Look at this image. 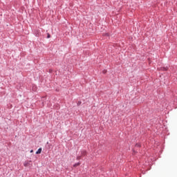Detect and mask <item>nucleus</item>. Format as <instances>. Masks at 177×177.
<instances>
[{
  "label": "nucleus",
  "mask_w": 177,
  "mask_h": 177,
  "mask_svg": "<svg viewBox=\"0 0 177 177\" xmlns=\"http://www.w3.org/2000/svg\"><path fill=\"white\" fill-rule=\"evenodd\" d=\"M30 165H31V160L26 161V162H24V167H28V166Z\"/></svg>",
  "instance_id": "1"
},
{
  "label": "nucleus",
  "mask_w": 177,
  "mask_h": 177,
  "mask_svg": "<svg viewBox=\"0 0 177 177\" xmlns=\"http://www.w3.org/2000/svg\"><path fill=\"white\" fill-rule=\"evenodd\" d=\"M41 153H42V148H39L36 152V154H41Z\"/></svg>",
  "instance_id": "2"
},
{
  "label": "nucleus",
  "mask_w": 177,
  "mask_h": 177,
  "mask_svg": "<svg viewBox=\"0 0 177 177\" xmlns=\"http://www.w3.org/2000/svg\"><path fill=\"white\" fill-rule=\"evenodd\" d=\"M160 70H162L163 71H167V70H168V67L160 68Z\"/></svg>",
  "instance_id": "3"
},
{
  "label": "nucleus",
  "mask_w": 177,
  "mask_h": 177,
  "mask_svg": "<svg viewBox=\"0 0 177 177\" xmlns=\"http://www.w3.org/2000/svg\"><path fill=\"white\" fill-rule=\"evenodd\" d=\"M80 165H81V163L80 162H77V163H75L74 165H73V167H78V166H80Z\"/></svg>",
  "instance_id": "4"
},
{
  "label": "nucleus",
  "mask_w": 177,
  "mask_h": 177,
  "mask_svg": "<svg viewBox=\"0 0 177 177\" xmlns=\"http://www.w3.org/2000/svg\"><path fill=\"white\" fill-rule=\"evenodd\" d=\"M82 156H86V151H82Z\"/></svg>",
  "instance_id": "5"
},
{
  "label": "nucleus",
  "mask_w": 177,
  "mask_h": 177,
  "mask_svg": "<svg viewBox=\"0 0 177 177\" xmlns=\"http://www.w3.org/2000/svg\"><path fill=\"white\" fill-rule=\"evenodd\" d=\"M82 103V102H81V101H78V102H77V106H80V105H81V104Z\"/></svg>",
  "instance_id": "6"
},
{
  "label": "nucleus",
  "mask_w": 177,
  "mask_h": 177,
  "mask_svg": "<svg viewBox=\"0 0 177 177\" xmlns=\"http://www.w3.org/2000/svg\"><path fill=\"white\" fill-rule=\"evenodd\" d=\"M77 160H81V156H77Z\"/></svg>",
  "instance_id": "7"
},
{
  "label": "nucleus",
  "mask_w": 177,
  "mask_h": 177,
  "mask_svg": "<svg viewBox=\"0 0 177 177\" xmlns=\"http://www.w3.org/2000/svg\"><path fill=\"white\" fill-rule=\"evenodd\" d=\"M47 38H50V35L48 34Z\"/></svg>",
  "instance_id": "8"
},
{
  "label": "nucleus",
  "mask_w": 177,
  "mask_h": 177,
  "mask_svg": "<svg viewBox=\"0 0 177 177\" xmlns=\"http://www.w3.org/2000/svg\"><path fill=\"white\" fill-rule=\"evenodd\" d=\"M106 73H107V71H103V73H104V74H106Z\"/></svg>",
  "instance_id": "9"
},
{
  "label": "nucleus",
  "mask_w": 177,
  "mask_h": 177,
  "mask_svg": "<svg viewBox=\"0 0 177 177\" xmlns=\"http://www.w3.org/2000/svg\"><path fill=\"white\" fill-rule=\"evenodd\" d=\"M30 153H34V150H30Z\"/></svg>",
  "instance_id": "10"
},
{
  "label": "nucleus",
  "mask_w": 177,
  "mask_h": 177,
  "mask_svg": "<svg viewBox=\"0 0 177 177\" xmlns=\"http://www.w3.org/2000/svg\"><path fill=\"white\" fill-rule=\"evenodd\" d=\"M136 146L139 147L140 145H136Z\"/></svg>",
  "instance_id": "11"
}]
</instances>
